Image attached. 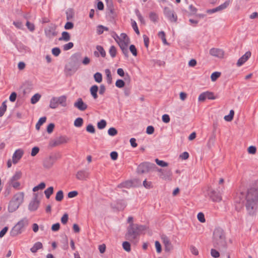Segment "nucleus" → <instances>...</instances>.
I'll use <instances>...</instances> for the list:
<instances>
[{
    "label": "nucleus",
    "mask_w": 258,
    "mask_h": 258,
    "mask_svg": "<svg viewBox=\"0 0 258 258\" xmlns=\"http://www.w3.org/2000/svg\"><path fill=\"white\" fill-rule=\"evenodd\" d=\"M258 202V190L255 188H251L247 190L246 194V209L249 215L255 214L256 205Z\"/></svg>",
    "instance_id": "obj_1"
},
{
    "label": "nucleus",
    "mask_w": 258,
    "mask_h": 258,
    "mask_svg": "<svg viewBox=\"0 0 258 258\" xmlns=\"http://www.w3.org/2000/svg\"><path fill=\"white\" fill-rule=\"evenodd\" d=\"M146 230V226L132 223L127 228L126 239L131 241H135L141 233Z\"/></svg>",
    "instance_id": "obj_2"
},
{
    "label": "nucleus",
    "mask_w": 258,
    "mask_h": 258,
    "mask_svg": "<svg viewBox=\"0 0 258 258\" xmlns=\"http://www.w3.org/2000/svg\"><path fill=\"white\" fill-rule=\"evenodd\" d=\"M213 244L215 247L219 249H225L226 248L227 243L224 231L220 228H216L213 232Z\"/></svg>",
    "instance_id": "obj_3"
},
{
    "label": "nucleus",
    "mask_w": 258,
    "mask_h": 258,
    "mask_svg": "<svg viewBox=\"0 0 258 258\" xmlns=\"http://www.w3.org/2000/svg\"><path fill=\"white\" fill-rule=\"evenodd\" d=\"M28 225V220L27 218H24L19 221L17 224L12 228L11 231V235L12 236H16L21 234L24 231L25 228Z\"/></svg>",
    "instance_id": "obj_4"
},
{
    "label": "nucleus",
    "mask_w": 258,
    "mask_h": 258,
    "mask_svg": "<svg viewBox=\"0 0 258 258\" xmlns=\"http://www.w3.org/2000/svg\"><path fill=\"white\" fill-rule=\"evenodd\" d=\"M58 105H61L62 107H66L67 104V96L62 95L59 97H53L50 100L49 107L51 109L56 108Z\"/></svg>",
    "instance_id": "obj_5"
},
{
    "label": "nucleus",
    "mask_w": 258,
    "mask_h": 258,
    "mask_svg": "<svg viewBox=\"0 0 258 258\" xmlns=\"http://www.w3.org/2000/svg\"><path fill=\"white\" fill-rule=\"evenodd\" d=\"M155 168H156V166L154 163L149 162H142L138 165L137 173L138 174L147 173Z\"/></svg>",
    "instance_id": "obj_6"
},
{
    "label": "nucleus",
    "mask_w": 258,
    "mask_h": 258,
    "mask_svg": "<svg viewBox=\"0 0 258 258\" xmlns=\"http://www.w3.org/2000/svg\"><path fill=\"white\" fill-rule=\"evenodd\" d=\"M60 158L59 154H55L50 155L47 158H46L43 161V166L45 168H51L55 161Z\"/></svg>",
    "instance_id": "obj_7"
},
{
    "label": "nucleus",
    "mask_w": 258,
    "mask_h": 258,
    "mask_svg": "<svg viewBox=\"0 0 258 258\" xmlns=\"http://www.w3.org/2000/svg\"><path fill=\"white\" fill-rule=\"evenodd\" d=\"M163 13L165 16L170 22L173 23L177 22V16L174 12V10L170 9L168 7H165L164 8Z\"/></svg>",
    "instance_id": "obj_8"
},
{
    "label": "nucleus",
    "mask_w": 258,
    "mask_h": 258,
    "mask_svg": "<svg viewBox=\"0 0 258 258\" xmlns=\"http://www.w3.org/2000/svg\"><path fill=\"white\" fill-rule=\"evenodd\" d=\"M56 26L54 24H50L44 29V33L46 36L49 38H52L57 35L56 31Z\"/></svg>",
    "instance_id": "obj_9"
},
{
    "label": "nucleus",
    "mask_w": 258,
    "mask_h": 258,
    "mask_svg": "<svg viewBox=\"0 0 258 258\" xmlns=\"http://www.w3.org/2000/svg\"><path fill=\"white\" fill-rule=\"evenodd\" d=\"M161 240L164 246V250L166 252H169L173 249V246L170 239L165 235H161Z\"/></svg>",
    "instance_id": "obj_10"
},
{
    "label": "nucleus",
    "mask_w": 258,
    "mask_h": 258,
    "mask_svg": "<svg viewBox=\"0 0 258 258\" xmlns=\"http://www.w3.org/2000/svg\"><path fill=\"white\" fill-rule=\"evenodd\" d=\"M68 139L64 136H60L55 140H52L50 142L49 145L51 147H56L62 144L66 143L68 142Z\"/></svg>",
    "instance_id": "obj_11"
},
{
    "label": "nucleus",
    "mask_w": 258,
    "mask_h": 258,
    "mask_svg": "<svg viewBox=\"0 0 258 258\" xmlns=\"http://www.w3.org/2000/svg\"><path fill=\"white\" fill-rule=\"evenodd\" d=\"M39 201L37 199V194H34V197L33 200L30 202L28 206V209L30 211H36L39 205Z\"/></svg>",
    "instance_id": "obj_12"
},
{
    "label": "nucleus",
    "mask_w": 258,
    "mask_h": 258,
    "mask_svg": "<svg viewBox=\"0 0 258 258\" xmlns=\"http://www.w3.org/2000/svg\"><path fill=\"white\" fill-rule=\"evenodd\" d=\"M24 154V151L22 149H19L15 151L12 156L13 163L17 164L19 160L21 159Z\"/></svg>",
    "instance_id": "obj_13"
},
{
    "label": "nucleus",
    "mask_w": 258,
    "mask_h": 258,
    "mask_svg": "<svg viewBox=\"0 0 258 258\" xmlns=\"http://www.w3.org/2000/svg\"><path fill=\"white\" fill-rule=\"evenodd\" d=\"M74 107L78 108L80 111H84L87 108V105L85 103L82 99L79 98L77 99L74 104Z\"/></svg>",
    "instance_id": "obj_14"
},
{
    "label": "nucleus",
    "mask_w": 258,
    "mask_h": 258,
    "mask_svg": "<svg viewBox=\"0 0 258 258\" xmlns=\"http://www.w3.org/2000/svg\"><path fill=\"white\" fill-rule=\"evenodd\" d=\"M209 53L211 55L219 58H222L224 54V51L222 49L215 48H211L209 51Z\"/></svg>",
    "instance_id": "obj_15"
},
{
    "label": "nucleus",
    "mask_w": 258,
    "mask_h": 258,
    "mask_svg": "<svg viewBox=\"0 0 258 258\" xmlns=\"http://www.w3.org/2000/svg\"><path fill=\"white\" fill-rule=\"evenodd\" d=\"M89 173L87 170H81L77 172L76 178L81 180H86L88 177Z\"/></svg>",
    "instance_id": "obj_16"
},
{
    "label": "nucleus",
    "mask_w": 258,
    "mask_h": 258,
    "mask_svg": "<svg viewBox=\"0 0 258 258\" xmlns=\"http://www.w3.org/2000/svg\"><path fill=\"white\" fill-rule=\"evenodd\" d=\"M79 67L75 64L70 61L65 66L64 71L66 72L70 73L71 72H75L78 69Z\"/></svg>",
    "instance_id": "obj_17"
},
{
    "label": "nucleus",
    "mask_w": 258,
    "mask_h": 258,
    "mask_svg": "<svg viewBox=\"0 0 258 258\" xmlns=\"http://www.w3.org/2000/svg\"><path fill=\"white\" fill-rule=\"evenodd\" d=\"M210 196L214 202H219L222 200V197L219 190L218 192L214 190L211 191L210 192Z\"/></svg>",
    "instance_id": "obj_18"
},
{
    "label": "nucleus",
    "mask_w": 258,
    "mask_h": 258,
    "mask_svg": "<svg viewBox=\"0 0 258 258\" xmlns=\"http://www.w3.org/2000/svg\"><path fill=\"white\" fill-rule=\"evenodd\" d=\"M172 173L171 170L169 169H164L162 173H161L159 176L160 178L166 180H170L171 179V176Z\"/></svg>",
    "instance_id": "obj_19"
},
{
    "label": "nucleus",
    "mask_w": 258,
    "mask_h": 258,
    "mask_svg": "<svg viewBox=\"0 0 258 258\" xmlns=\"http://www.w3.org/2000/svg\"><path fill=\"white\" fill-rule=\"evenodd\" d=\"M250 56L251 52L250 51L246 52L244 55L238 59L236 63L237 66L238 67L242 66L246 61L247 60Z\"/></svg>",
    "instance_id": "obj_20"
},
{
    "label": "nucleus",
    "mask_w": 258,
    "mask_h": 258,
    "mask_svg": "<svg viewBox=\"0 0 258 258\" xmlns=\"http://www.w3.org/2000/svg\"><path fill=\"white\" fill-rule=\"evenodd\" d=\"M81 59V54L80 53H76L71 57L70 60L79 67Z\"/></svg>",
    "instance_id": "obj_21"
},
{
    "label": "nucleus",
    "mask_w": 258,
    "mask_h": 258,
    "mask_svg": "<svg viewBox=\"0 0 258 258\" xmlns=\"http://www.w3.org/2000/svg\"><path fill=\"white\" fill-rule=\"evenodd\" d=\"M24 197V192H20L14 195L12 200L20 205L23 202Z\"/></svg>",
    "instance_id": "obj_22"
},
{
    "label": "nucleus",
    "mask_w": 258,
    "mask_h": 258,
    "mask_svg": "<svg viewBox=\"0 0 258 258\" xmlns=\"http://www.w3.org/2000/svg\"><path fill=\"white\" fill-rule=\"evenodd\" d=\"M126 206V203L124 200H118L116 201V205L114 207V208H116L118 211H122L124 210Z\"/></svg>",
    "instance_id": "obj_23"
},
{
    "label": "nucleus",
    "mask_w": 258,
    "mask_h": 258,
    "mask_svg": "<svg viewBox=\"0 0 258 258\" xmlns=\"http://www.w3.org/2000/svg\"><path fill=\"white\" fill-rule=\"evenodd\" d=\"M246 200V195L244 192H240L237 194L236 197L235 198V202L237 203H243L244 200Z\"/></svg>",
    "instance_id": "obj_24"
},
{
    "label": "nucleus",
    "mask_w": 258,
    "mask_h": 258,
    "mask_svg": "<svg viewBox=\"0 0 258 258\" xmlns=\"http://www.w3.org/2000/svg\"><path fill=\"white\" fill-rule=\"evenodd\" d=\"M115 40L117 42L121 50L127 48L128 45L130 43L129 38H127L126 40H120V41H117V39L115 38Z\"/></svg>",
    "instance_id": "obj_25"
},
{
    "label": "nucleus",
    "mask_w": 258,
    "mask_h": 258,
    "mask_svg": "<svg viewBox=\"0 0 258 258\" xmlns=\"http://www.w3.org/2000/svg\"><path fill=\"white\" fill-rule=\"evenodd\" d=\"M19 206L20 205L19 204L12 200L9 203L8 210L10 212H13L15 211Z\"/></svg>",
    "instance_id": "obj_26"
},
{
    "label": "nucleus",
    "mask_w": 258,
    "mask_h": 258,
    "mask_svg": "<svg viewBox=\"0 0 258 258\" xmlns=\"http://www.w3.org/2000/svg\"><path fill=\"white\" fill-rule=\"evenodd\" d=\"M42 248V243L41 242L38 241L34 244L33 246L30 248V251L32 253H36L38 250Z\"/></svg>",
    "instance_id": "obj_27"
},
{
    "label": "nucleus",
    "mask_w": 258,
    "mask_h": 258,
    "mask_svg": "<svg viewBox=\"0 0 258 258\" xmlns=\"http://www.w3.org/2000/svg\"><path fill=\"white\" fill-rule=\"evenodd\" d=\"M91 95L94 99L98 98L97 92L98 91V87L96 85H93L90 89Z\"/></svg>",
    "instance_id": "obj_28"
},
{
    "label": "nucleus",
    "mask_w": 258,
    "mask_h": 258,
    "mask_svg": "<svg viewBox=\"0 0 258 258\" xmlns=\"http://www.w3.org/2000/svg\"><path fill=\"white\" fill-rule=\"evenodd\" d=\"M133 185V182L131 180H127L124 182H121L119 184L117 185V187L118 188H130Z\"/></svg>",
    "instance_id": "obj_29"
},
{
    "label": "nucleus",
    "mask_w": 258,
    "mask_h": 258,
    "mask_svg": "<svg viewBox=\"0 0 258 258\" xmlns=\"http://www.w3.org/2000/svg\"><path fill=\"white\" fill-rule=\"evenodd\" d=\"M71 37L69 32L67 31L62 32L61 34V37L59 38V41L64 40V41H68L70 40Z\"/></svg>",
    "instance_id": "obj_30"
},
{
    "label": "nucleus",
    "mask_w": 258,
    "mask_h": 258,
    "mask_svg": "<svg viewBox=\"0 0 258 258\" xmlns=\"http://www.w3.org/2000/svg\"><path fill=\"white\" fill-rule=\"evenodd\" d=\"M22 176V172L21 171H17L14 175L10 178L9 181H18Z\"/></svg>",
    "instance_id": "obj_31"
},
{
    "label": "nucleus",
    "mask_w": 258,
    "mask_h": 258,
    "mask_svg": "<svg viewBox=\"0 0 258 258\" xmlns=\"http://www.w3.org/2000/svg\"><path fill=\"white\" fill-rule=\"evenodd\" d=\"M46 120V117L45 116L40 118L36 124V129L38 131L39 130L40 126L45 122Z\"/></svg>",
    "instance_id": "obj_32"
},
{
    "label": "nucleus",
    "mask_w": 258,
    "mask_h": 258,
    "mask_svg": "<svg viewBox=\"0 0 258 258\" xmlns=\"http://www.w3.org/2000/svg\"><path fill=\"white\" fill-rule=\"evenodd\" d=\"M53 187L52 186L49 187L44 191V194L46 196V198L48 199H49L50 196L53 194Z\"/></svg>",
    "instance_id": "obj_33"
},
{
    "label": "nucleus",
    "mask_w": 258,
    "mask_h": 258,
    "mask_svg": "<svg viewBox=\"0 0 258 258\" xmlns=\"http://www.w3.org/2000/svg\"><path fill=\"white\" fill-rule=\"evenodd\" d=\"M105 72L106 75L107 82L108 84H111L112 83V76L110 71L109 69H106Z\"/></svg>",
    "instance_id": "obj_34"
},
{
    "label": "nucleus",
    "mask_w": 258,
    "mask_h": 258,
    "mask_svg": "<svg viewBox=\"0 0 258 258\" xmlns=\"http://www.w3.org/2000/svg\"><path fill=\"white\" fill-rule=\"evenodd\" d=\"M8 183L15 189H19L20 188V183L18 181H9Z\"/></svg>",
    "instance_id": "obj_35"
},
{
    "label": "nucleus",
    "mask_w": 258,
    "mask_h": 258,
    "mask_svg": "<svg viewBox=\"0 0 258 258\" xmlns=\"http://www.w3.org/2000/svg\"><path fill=\"white\" fill-rule=\"evenodd\" d=\"M41 95L38 93L34 94L31 99V103L33 104L36 103L40 99Z\"/></svg>",
    "instance_id": "obj_36"
},
{
    "label": "nucleus",
    "mask_w": 258,
    "mask_h": 258,
    "mask_svg": "<svg viewBox=\"0 0 258 258\" xmlns=\"http://www.w3.org/2000/svg\"><path fill=\"white\" fill-rule=\"evenodd\" d=\"M234 115V111L233 110H231L229 112V113L227 115H225L224 117V119L227 121H231Z\"/></svg>",
    "instance_id": "obj_37"
},
{
    "label": "nucleus",
    "mask_w": 258,
    "mask_h": 258,
    "mask_svg": "<svg viewBox=\"0 0 258 258\" xmlns=\"http://www.w3.org/2000/svg\"><path fill=\"white\" fill-rule=\"evenodd\" d=\"M107 123L105 120L101 119L97 123V127L99 130L104 129L106 126Z\"/></svg>",
    "instance_id": "obj_38"
},
{
    "label": "nucleus",
    "mask_w": 258,
    "mask_h": 258,
    "mask_svg": "<svg viewBox=\"0 0 258 258\" xmlns=\"http://www.w3.org/2000/svg\"><path fill=\"white\" fill-rule=\"evenodd\" d=\"M83 123V119L81 117H78L74 121V125L76 127H80L82 126Z\"/></svg>",
    "instance_id": "obj_39"
},
{
    "label": "nucleus",
    "mask_w": 258,
    "mask_h": 258,
    "mask_svg": "<svg viewBox=\"0 0 258 258\" xmlns=\"http://www.w3.org/2000/svg\"><path fill=\"white\" fill-rule=\"evenodd\" d=\"M95 81L97 83H101L102 81V75L100 73L97 72L94 75Z\"/></svg>",
    "instance_id": "obj_40"
},
{
    "label": "nucleus",
    "mask_w": 258,
    "mask_h": 258,
    "mask_svg": "<svg viewBox=\"0 0 258 258\" xmlns=\"http://www.w3.org/2000/svg\"><path fill=\"white\" fill-rule=\"evenodd\" d=\"M149 18L150 20L153 22H156L158 19V15L153 12L150 13Z\"/></svg>",
    "instance_id": "obj_41"
},
{
    "label": "nucleus",
    "mask_w": 258,
    "mask_h": 258,
    "mask_svg": "<svg viewBox=\"0 0 258 258\" xmlns=\"http://www.w3.org/2000/svg\"><path fill=\"white\" fill-rule=\"evenodd\" d=\"M63 198V192L62 190H60L58 191H57V192L56 194L55 200L58 202H60L62 200Z\"/></svg>",
    "instance_id": "obj_42"
},
{
    "label": "nucleus",
    "mask_w": 258,
    "mask_h": 258,
    "mask_svg": "<svg viewBox=\"0 0 258 258\" xmlns=\"http://www.w3.org/2000/svg\"><path fill=\"white\" fill-rule=\"evenodd\" d=\"M46 184L44 182H42L39 183L38 185L35 186L33 188V191L36 192L39 189H43L45 187Z\"/></svg>",
    "instance_id": "obj_43"
},
{
    "label": "nucleus",
    "mask_w": 258,
    "mask_h": 258,
    "mask_svg": "<svg viewBox=\"0 0 258 258\" xmlns=\"http://www.w3.org/2000/svg\"><path fill=\"white\" fill-rule=\"evenodd\" d=\"M7 110V105L6 101L2 103L1 106L0 107V117L4 115L5 112Z\"/></svg>",
    "instance_id": "obj_44"
},
{
    "label": "nucleus",
    "mask_w": 258,
    "mask_h": 258,
    "mask_svg": "<svg viewBox=\"0 0 258 258\" xmlns=\"http://www.w3.org/2000/svg\"><path fill=\"white\" fill-rule=\"evenodd\" d=\"M109 53L111 56L112 58H114L115 57L116 55V49L115 47L113 45H112L109 50Z\"/></svg>",
    "instance_id": "obj_45"
},
{
    "label": "nucleus",
    "mask_w": 258,
    "mask_h": 258,
    "mask_svg": "<svg viewBox=\"0 0 258 258\" xmlns=\"http://www.w3.org/2000/svg\"><path fill=\"white\" fill-rule=\"evenodd\" d=\"M96 49L98 50V52L100 53L102 57H104L106 56V52L102 46L97 45L96 46Z\"/></svg>",
    "instance_id": "obj_46"
},
{
    "label": "nucleus",
    "mask_w": 258,
    "mask_h": 258,
    "mask_svg": "<svg viewBox=\"0 0 258 258\" xmlns=\"http://www.w3.org/2000/svg\"><path fill=\"white\" fill-rule=\"evenodd\" d=\"M221 73L218 72H215L213 73L211 76V79L212 81L214 82L220 76Z\"/></svg>",
    "instance_id": "obj_47"
},
{
    "label": "nucleus",
    "mask_w": 258,
    "mask_h": 258,
    "mask_svg": "<svg viewBox=\"0 0 258 258\" xmlns=\"http://www.w3.org/2000/svg\"><path fill=\"white\" fill-rule=\"evenodd\" d=\"M155 162L158 165L162 167H166L168 166V163L167 162L163 160H160L157 158L155 159Z\"/></svg>",
    "instance_id": "obj_48"
},
{
    "label": "nucleus",
    "mask_w": 258,
    "mask_h": 258,
    "mask_svg": "<svg viewBox=\"0 0 258 258\" xmlns=\"http://www.w3.org/2000/svg\"><path fill=\"white\" fill-rule=\"evenodd\" d=\"M125 85L124 82L121 79H118L115 82V86L118 88H122Z\"/></svg>",
    "instance_id": "obj_49"
},
{
    "label": "nucleus",
    "mask_w": 258,
    "mask_h": 258,
    "mask_svg": "<svg viewBox=\"0 0 258 258\" xmlns=\"http://www.w3.org/2000/svg\"><path fill=\"white\" fill-rule=\"evenodd\" d=\"M122 247H123V248L126 251L129 252L131 251V244L129 242L124 241L122 243Z\"/></svg>",
    "instance_id": "obj_50"
},
{
    "label": "nucleus",
    "mask_w": 258,
    "mask_h": 258,
    "mask_svg": "<svg viewBox=\"0 0 258 258\" xmlns=\"http://www.w3.org/2000/svg\"><path fill=\"white\" fill-rule=\"evenodd\" d=\"M108 134L110 136H115L117 134V131L114 127H110L108 130Z\"/></svg>",
    "instance_id": "obj_51"
},
{
    "label": "nucleus",
    "mask_w": 258,
    "mask_h": 258,
    "mask_svg": "<svg viewBox=\"0 0 258 258\" xmlns=\"http://www.w3.org/2000/svg\"><path fill=\"white\" fill-rule=\"evenodd\" d=\"M51 52L54 56H58L60 54L61 50L59 47H54L52 49Z\"/></svg>",
    "instance_id": "obj_52"
},
{
    "label": "nucleus",
    "mask_w": 258,
    "mask_h": 258,
    "mask_svg": "<svg viewBox=\"0 0 258 258\" xmlns=\"http://www.w3.org/2000/svg\"><path fill=\"white\" fill-rule=\"evenodd\" d=\"M86 131L91 134H94L95 132V127L92 124H89L87 126Z\"/></svg>",
    "instance_id": "obj_53"
},
{
    "label": "nucleus",
    "mask_w": 258,
    "mask_h": 258,
    "mask_svg": "<svg viewBox=\"0 0 258 258\" xmlns=\"http://www.w3.org/2000/svg\"><path fill=\"white\" fill-rule=\"evenodd\" d=\"M211 255L212 257L214 258H217L219 257L220 253L219 251H218L217 250L212 248L211 250Z\"/></svg>",
    "instance_id": "obj_54"
},
{
    "label": "nucleus",
    "mask_w": 258,
    "mask_h": 258,
    "mask_svg": "<svg viewBox=\"0 0 258 258\" xmlns=\"http://www.w3.org/2000/svg\"><path fill=\"white\" fill-rule=\"evenodd\" d=\"M130 50L134 56H136L137 55V50L134 45L132 44L130 45Z\"/></svg>",
    "instance_id": "obj_55"
},
{
    "label": "nucleus",
    "mask_w": 258,
    "mask_h": 258,
    "mask_svg": "<svg viewBox=\"0 0 258 258\" xmlns=\"http://www.w3.org/2000/svg\"><path fill=\"white\" fill-rule=\"evenodd\" d=\"M26 25L27 28L31 31L33 32L35 30V26L34 24L30 23L29 21H27Z\"/></svg>",
    "instance_id": "obj_56"
},
{
    "label": "nucleus",
    "mask_w": 258,
    "mask_h": 258,
    "mask_svg": "<svg viewBox=\"0 0 258 258\" xmlns=\"http://www.w3.org/2000/svg\"><path fill=\"white\" fill-rule=\"evenodd\" d=\"M74 46V43L73 42H69L67 44H64L63 46V49L64 50H68L72 48Z\"/></svg>",
    "instance_id": "obj_57"
},
{
    "label": "nucleus",
    "mask_w": 258,
    "mask_h": 258,
    "mask_svg": "<svg viewBox=\"0 0 258 258\" xmlns=\"http://www.w3.org/2000/svg\"><path fill=\"white\" fill-rule=\"evenodd\" d=\"M155 245L157 252L158 253H160L162 251V246L160 243L158 241H156Z\"/></svg>",
    "instance_id": "obj_58"
},
{
    "label": "nucleus",
    "mask_w": 258,
    "mask_h": 258,
    "mask_svg": "<svg viewBox=\"0 0 258 258\" xmlns=\"http://www.w3.org/2000/svg\"><path fill=\"white\" fill-rule=\"evenodd\" d=\"M132 26L133 29L134 30L135 32L138 35L140 34V31L139 30L137 23L135 21H133V20H132Z\"/></svg>",
    "instance_id": "obj_59"
},
{
    "label": "nucleus",
    "mask_w": 258,
    "mask_h": 258,
    "mask_svg": "<svg viewBox=\"0 0 258 258\" xmlns=\"http://www.w3.org/2000/svg\"><path fill=\"white\" fill-rule=\"evenodd\" d=\"M197 218L198 220L202 223H204L206 221L204 214L202 212H200L198 213L197 215Z\"/></svg>",
    "instance_id": "obj_60"
},
{
    "label": "nucleus",
    "mask_w": 258,
    "mask_h": 258,
    "mask_svg": "<svg viewBox=\"0 0 258 258\" xmlns=\"http://www.w3.org/2000/svg\"><path fill=\"white\" fill-rule=\"evenodd\" d=\"M104 30L108 31V28L107 27L103 26L102 25H99L98 26L97 32L99 34H102L104 32Z\"/></svg>",
    "instance_id": "obj_61"
},
{
    "label": "nucleus",
    "mask_w": 258,
    "mask_h": 258,
    "mask_svg": "<svg viewBox=\"0 0 258 258\" xmlns=\"http://www.w3.org/2000/svg\"><path fill=\"white\" fill-rule=\"evenodd\" d=\"M135 14H136V16H137V17L138 18V19L140 21V22L142 23H144V19L142 17V16L141 14L140 13V12H139V10H138V9L135 10Z\"/></svg>",
    "instance_id": "obj_62"
},
{
    "label": "nucleus",
    "mask_w": 258,
    "mask_h": 258,
    "mask_svg": "<svg viewBox=\"0 0 258 258\" xmlns=\"http://www.w3.org/2000/svg\"><path fill=\"white\" fill-rule=\"evenodd\" d=\"M143 184L144 186L147 189H150L152 187V182L151 181H147L146 179L143 181Z\"/></svg>",
    "instance_id": "obj_63"
},
{
    "label": "nucleus",
    "mask_w": 258,
    "mask_h": 258,
    "mask_svg": "<svg viewBox=\"0 0 258 258\" xmlns=\"http://www.w3.org/2000/svg\"><path fill=\"white\" fill-rule=\"evenodd\" d=\"M39 151V148L38 147H34L32 148L31 155L32 156H36Z\"/></svg>",
    "instance_id": "obj_64"
}]
</instances>
